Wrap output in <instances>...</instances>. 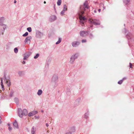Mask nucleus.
<instances>
[{
    "label": "nucleus",
    "instance_id": "51",
    "mask_svg": "<svg viewBox=\"0 0 134 134\" xmlns=\"http://www.w3.org/2000/svg\"><path fill=\"white\" fill-rule=\"evenodd\" d=\"M93 26V25H92L90 26L91 27H92Z\"/></svg>",
    "mask_w": 134,
    "mask_h": 134
},
{
    "label": "nucleus",
    "instance_id": "23",
    "mask_svg": "<svg viewBox=\"0 0 134 134\" xmlns=\"http://www.w3.org/2000/svg\"><path fill=\"white\" fill-rule=\"evenodd\" d=\"M67 10V6L66 4H64V5L63 10V11H65Z\"/></svg>",
    "mask_w": 134,
    "mask_h": 134
},
{
    "label": "nucleus",
    "instance_id": "2",
    "mask_svg": "<svg viewBox=\"0 0 134 134\" xmlns=\"http://www.w3.org/2000/svg\"><path fill=\"white\" fill-rule=\"evenodd\" d=\"M4 20V18L3 17H2L0 19V23H1L0 26V35L3 34L5 30L7 28L6 25L2 23Z\"/></svg>",
    "mask_w": 134,
    "mask_h": 134
},
{
    "label": "nucleus",
    "instance_id": "50",
    "mask_svg": "<svg viewBox=\"0 0 134 134\" xmlns=\"http://www.w3.org/2000/svg\"><path fill=\"white\" fill-rule=\"evenodd\" d=\"M44 4H46V2L45 1H44Z\"/></svg>",
    "mask_w": 134,
    "mask_h": 134
},
{
    "label": "nucleus",
    "instance_id": "4",
    "mask_svg": "<svg viewBox=\"0 0 134 134\" xmlns=\"http://www.w3.org/2000/svg\"><path fill=\"white\" fill-rule=\"evenodd\" d=\"M58 80V77L56 75H54L52 77L51 80V83L54 86H57V83Z\"/></svg>",
    "mask_w": 134,
    "mask_h": 134
},
{
    "label": "nucleus",
    "instance_id": "35",
    "mask_svg": "<svg viewBox=\"0 0 134 134\" xmlns=\"http://www.w3.org/2000/svg\"><path fill=\"white\" fill-rule=\"evenodd\" d=\"M18 74L20 75L22 73V72L21 71H20L18 72Z\"/></svg>",
    "mask_w": 134,
    "mask_h": 134
},
{
    "label": "nucleus",
    "instance_id": "10",
    "mask_svg": "<svg viewBox=\"0 0 134 134\" xmlns=\"http://www.w3.org/2000/svg\"><path fill=\"white\" fill-rule=\"evenodd\" d=\"M80 101V99L79 98L77 99L75 101L74 103V106L75 107H77L79 104Z\"/></svg>",
    "mask_w": 134,
    "mask_h": 134
},
{
    "label": "nucleus",
    "instance_id": "14",
    "mask_svg": "<svg viewBox=\"0 0 134 134\" xmlns=\"http://www.w3.org/2000/svg\"><path fill=\"white\" fill-rule=\"evenodd\" d=\"M13 125L14 128L16 129H18V125L16 120H15V122L13 123Z\"/></svg>",
    "mask_w": 134,
    "mask_h": 134
},
{
    "label": "nucleus",
    "instance_id": "1",
    "mask_svg": "<svg viewBox=\"0 0 134 134\" xmlns=\"http://www.w3.org/2000/svg\"><path fill=\"white\" fill-rule=\"evenodd\" d=\"M85 8H88V3L87 1H86L84 3L83 5L80 6V10L79 13L80 22L81 25L82 26L85 22L86 19L84 17H83L82 15L84 14V11L85 10Z\"/></svg>",
    "mask_w": 134,
    "mask_h": 134
},
{
    "label": "nucleus",
    "instance_id": "34",
    "mask_svg": "<svg viewBox=\"0 0 134 134\" xmlns=\"http://www.w3.org/2000/svg\"><path fill=\"white\" fill-rule=\"evenodd\" d=\"M81 42H82V43L86 42V40L83 39L82 40Z\"/></svg>",
    "mask_w": 134,
    "mask_h": 134
},
{
    "label": "nucleus",
    "instance_id": "21",
    "mask_svg": "<svg viewBox=\"0 0 134 134\" xmlns=\"http://www.w3.org/2000/svg\"><path fill=\"white\" fill-rule=\"evenodd\" d=\"M14 101L16 104H18V99L17 98H14Z\"/></svg>",
    "mask_w": 134,
    "mask_h": 134
},
{
    "label": "nucleus",
    "instance_id": "41",
    "mask_svg": "<svg viewBox=\"0 0 134 134\" xmlns=\"http://www.w3.org/2000/svg\"><path fill=\"white\" fill-rule=\"evenodd\" d=\"M22 63H23V64H25V61H23V62H22Z\"/></svg>",
    "mask_w": 134,
    "mask_h": 134
},
{
    "label": "nucleus",
    "instance_id": "30",
    "mask_svg": "<svg viewBox=\"0 0 134 134\" xmlns=\"http://www.w3.org/2000/svg\"><path fill=\"white\" fill-rule=\"evenodd\" d=\"M123 82V80H121L118 82V83L119 84L121 85L122 83Z\"/></svg>",
    "mask_w": 134,
    "mask_h": 134
},
{
    "label": "nucleus",
    "instance_id": "18",
    "mask_svg": "<svg viewBox=\"0 0 134 134\" xmlns=\"http://www.w3.org/2000/svg\"><path fill=\"white\" fill-rule=\"evenodd\" d=\"M6 83L7 84V86L8 87H9L11 85V82L10 80L6 81Z\"/></svg>",
    "mask_w": 134,
    "mask_h": 134
},
{
    "label": "nucleus",
    "instance_id": "46",
    "mask_svg": "<svg viewBox=\"0 0 134 134\" xmlns=\"http://www.w3.org/2000/svg\"><path fill=\"white\" fill-rule=\"evenodd\" d=\"M14 2V3H16V1L15 0Z\"/></svg>",
    "mask_w": 134,
    "mask_h": 134
},
{
    "label": "nucleus",
    "instance_id": "55",
    "mask_svg": "<svg viewBox=\"0 0 134 134\" xmlns=\"http://www.w3.org/2000/svg\"><path fill=\"white\" fill-rule=\"evenodd\" d=\"M8 125L9 126L10 125L9 124H8Z\"/></svg>",
    "mask_w": 134,
    "mask_h": 134
},
{
    "label": "nucleus",
    "instance_id": "22",
    "mask_svg": "<svg viewBox=\"0 0 134 134\" xmlns=\"http://www.w3.org/2000/svg\"><path fill=\"white\" fill-rule=\"evenodd\" d=\"M61 40L62 39L60 38H59L58 41L56 43V44H59L61 42Z\"/></svg>",
    "mask_w": 134,
    "mask_h": 134
},
{
    "label": "nucleus",
    "instance_id": "42",
    "mask_svg": "<svg viewBox=\"0 0 134 134\" xmlns=\"http://www.w3.org/2000/svg\"><path fill=\"white\" fill-rule=\"evenodd\" d=\"M4 80L5 81V82L6 81H7V80L6 78H4Z\"/></svg>",
    "mask_w": 134,
    "mask_h": 134
},
{
    "label": "nucleus",
    "instance_id": "24",
    "mask_svg": "<svg viewBox=\"0 0 134 134\" xmlns=\"http://www.w3.org/2000/svg\"><path fill=\"white\" fill-rule=\"evenodd\" d=\"M62 1L61 0H58L57 2V4L58 5H60Z\"/></svg>",
    "mask_w": 134,
    "mask_h": 134
},
{
    "label": "nucleus",
    "instance_id": "38",
    "mask_svg": "<svg viewBox=\"0 0 134 134\" xmlns=\"http://www.w3.org/2000/svg\"><path fill=\"white\" fill-rule=\"evenodd\" d=\"M127 79V78L126 77H124L123 79L122 80H123V81L125 80H126Z\"/></svg>",
    "mask_w": 134,
    "mask_h": 134
},
{
    "label": "nucleus",
    "instance_id": "53",
    "mask_svg": "<svg viewBox=\"0 0 134 134\" xmlns=\"http://www.w3.org/2000/svg\"><path fill=\"white\" fill-rule=\"evenodd\" d=\"M49 131H47V132L48 133H49Z\"/></svg>",
    "mask_w": 134,
    "mask_h": 134
},
{
    "label": "nucleus",
    "instance_id": "33",
    "mask_svg": "<svg viewBox=\"0 0 134 134\" xmlns=\"http://www.w3.org/2000/svg\"><path fill=\"white\" fill-rule=\"evenodd\" d=\"M88 115V114L87 113H86L85 114V116H84V117L86 118V119H87V118H88V116H87Z\"/></svg>",
    "mask_w": 134,
    "mask_h": 134
},
{
    "label": "nucleus",
    "instance_id": "12",
    "mask_svg": "<svg viewBox=\"0 0 134 134\" xmlns=\"http://www.w3.org/2000/svg\"><path fill=\"white\" fill-rule=\"evenodd\" d=\"M25 55L24 56V57L23 58V59L24 60H25L27 59V58H28L30 55V53H26L25 54H24Z\"/></svg>",
    "mask_w": 134,
    "mask_h": 134
},
{
    "label": "nucleus",
    "instance_id": "19",
    "mask_svg": "<svg viewBox=\"0 0 134 134\" xmlns=\"http://www.w3.org/2000/svg\"><path fill=\"white\" fill-rule=\"evenodd\" d=\"M74 60H75L73 58V57H71L70 58V62L71 64H72L73 63Z\"/></svg>",
    "mask_w": 134,
    "mask_h": 134
},
{
    "label": "nucleus",
    "instance_id": "6",
    "mask_svg": "<svg viewBox=\"0 0 134 134\" xmlns=\"http://www.w3.org/2000/svg\"><path fill=\"white\" fill-rule=\"evenodd\" d=\"M88 34V31H81L80 32V36L83 37H85Z\"/></svg>",
    "mask_w": 134,
    "mask_h": 134
},
{
    "label": "nucleus",
    "instance_id": "26",
    "mask_svg": "<svg viewBox=\"0 0 134 134\" xmlns=\"http://www.w3.org/2000/svg\"><path fill=\"white\" fill-rule=\"evenodd\" d=\"M27 31L30 32H31L32 31L31 28V27H29L27 28Z\"/></svg>",
    "mask_w": 134,
    "mask_h": 134
},
{
    "label": "nucleus",
    "instance_id": "45",
    "mask_svg": "<svg viewBox=\"0 0 134 134\" xmlns=\"http://www.w3.org/2000/svg\"><path fill=\"white\" fill-rule=\"evenodd\" d=\"M73 132H74L75 131V129L74 128H73Z\"/></svg>",
    "mask_w": 134,
    "mask_h": 134
},
{
    "label": "nucleus",
    "instance_id": "31",
    "mask_svg": "<svg viewBox=\"0 0 134 134\" xmlns=\"http://www.w3.org/2000/svg\"><path fill=\"white\" fill-rule=\"evenodd\" d=\"M89 36L90 38L92 39L93 37V36L92 34L91 33L90 34Z\"/></svg>",
    "mask_w": 134,
    "mask_h": 134
},
{
    "label": "nucleus",
    "instance_id": "7",
    "mask_svg": "<svg viewBox=\"0 0 134 134\" xmlns=\"http://www.w3.org/2000/svg\"><path fill=\"white\" fill-rule=\"evenodd\" d=\"M32 39L31 36L27 37L24 41V42L26 44H29L30 43V40Z\"/></svg>",
    "mask_w": 134,
    "mask_h": 134
},
{
    "label": "nucleus",
    "instance_id": "57",
    "mask_svg": "<svg viewBox=\"0 0 134 134\" xmlns=\"http://www.w3.org/2000/svg\"><path fill=\"white\" fill-rule=\"evenodd\" d=\"M1 92L0 91V93H1Z\"/></svg>",
    "mask_w": 134,
    "mask_h": 134
},
{
    "label": "nucleus",
    "instance_id": "11",
    "mask_svg": "<svg viewBox=\"0 0 134 134\" xmlns=\"http://www.w3.org/2000/svg\"><path fill=\"white\" fill-rule=\"evenodd\" d=\"M37 113L38 112L37 111H33L32 112L29 113L28 114V116H32L37 114Z\"/></svg>",
    "mask_w": 134,
    "mask_h": 134
},
{
    "label": "nucleus",
    "instance_id": "52",
    "mask_svg": "<svg viewBox=\"0 0 134 134\" xmlns=\"http://www.w3.org/2000/svg\"><path fill=\"white\" fill-rule=\"evenodd\" d=\"M2 123V121H0V124Z\"/></svg>",
    "mask_w": 134,
    "mask_h": 134
},
{
    "label": "nucleus",
    "instance_id": "8",
    "mask_svg": "<svg viewBox=\"0 0 134 134\" xmlns=\"http://www.w3.org/2000/svg\"><path fill=\"white\" fill-rule=\"evenodd\" d=\"M56 19L57 17L55 16L52 15L49 18V20L50 22H52L56 20Z\"/></svg>",
    "mask_w": 134,
    "mask_h": 134
},
{
    "label": "nucleus",
    "instance_id": "25",
    "mask_svg": "<svg viewBox=\"0 0 134 134\" xmlns=\"http://www.w3.org/2000/svg\"><path fill=\"white\" fill-rule=\"evenodd\" d=\"M14 93V91L13 90H12L11 91V92L10 94V96L11 97H12L13 96V94Z\"/></svg>",
    "mask_w": 134,
    "mask_h": 134
},
{
    "label": "nucleus",
    "instance_id": "32",
    "mask_svg": "<svg viewBox=\"0 0 134 134\" xmlns=\"http://www.w3.org/2000/svg\"><path fill=\"white\" fill-rule=\"evenodd\" d=\"M64 12H65V11H63V10L60 12V14L62 15H63L64 14Z\"/></svg>",
    "mask_w": 134,
    "mask_h": 134
},
{
    "label": "nucleus",
    "instance_id": "16",
    "mask_svg": "<svg viewBox=\"0 0 134 134\" xmlns=\"http://www.w3.org/2000/svg\"><path fill=\"white\" fill-rule=\"evenodd\" d=\"M0 79L1 80V84L2 87V90H4V85H3V82H2V81H3L2 78H1Z\"/></svg>",
    "mask_w": 134,
    "mask_h": 134
},
{
    "label": "nucleus",
    "instance_id": "37",
    "mask_svg": "<svg viewBox=\"0 0 134 134\" xmlns=\"http://www.w3.org/2000/svg\"><path fill=\"white\" fill-rule=\"evenodd\" d=\"M8 129L9 130H11L12 129V128L11 127H9L8 128Z\"/></svg>",
    "mask_w": 134,
    "mask_h": 134
},
{
    "label": "nucleus",
    "instance_id": "5",
    "mask_svg": "<svg viewBox=\"0 0 134 134\" xmlns=\"http://www.w3.org/2000/svg\"><path fill=\"white\" fill-rule=\"evenodd\" d=\"M89 21L91 24H93L96 25H100V22L98 20L90 18Z\"/></svg>",
    "mask_w": 134,
    "mask_h": 134
},
{
    "label": "nucleus",
    "instance_id": "15",
    "mask_svg": "<svg viewBox=\"0 0 134 134\" xmlns=\"http://www.w3.org/2000/svg\"><path fill=\"white\" fill-rule=\"evenodd\" d=\"M123 1L125 4H129L130 3V0H123Z\"/></svg>",
    "mask_w": 134,
    "mask_h": 134
},
{
    "label": "nucleus",
    "instance_id": "54",
    "mask_svg": "<svg viewBox=\"0 0 134 134\" xmlns=\"http://www.w3.org/2000/svg\"><path fill=\"white\" fill-rule=\"evenodd\" d=\"M41 112H43V110H42V111H41Z\"/></svg>",
    "mask_w": 134,
    "mask_h": 134
},
{
    "label": "nucleus",
    "instance_id": "48",
    "mask_svg": "<svg viewBox=\"0 0 134 134\" xmlns=\"http://www.w3.org/2000/svg\"><path fill=\"white\" fill-rule=\"evenodd\" d=\"M94 13H96V10H94Z\"/></svg>",
    "mask_w": 134,
    "mask_h": 134
},
{
    "label": "nucleus",
    "instance_id": "36",
    "mask_svg": "<svg viewBox=\"0 0 134 134\" xmlns=\"http://www.w3.org/2000/svg\"><path fill=\"white\" fill-rule=\"evenodd\" d=\"M130 64V67L131 68H132V65L131 63H129Z\"/></svg>",
    "mask_w": 134,
    "mask_h": 134
},
{
    "label": "nucleus",
    "instance_id": "27",
    "mask_svg": "<svg viewBox=\"0 0 134 134\" xmlns=\"http://www.w3.org/2000/svg\"><path fill=\"white\" fill-rule=\"evenodd\" d=\"M39 56V54H37L34 57V58L35 59L37 58Z\"/></svg>",
    "mask_w": 134,
    "mask_h": 134
},
{
    "label": "nucleus",
    "instance_id": "47",
    "mask_svg": "<svg viewBox=\"0 0 134 134\" xmlns=\"http://www.w3.org/2000/svg\"><path fill=\"white\" fill-rule=\"evenodd\" d=\"M128 35H126V37H127V38H128V39H129V38L128 37Z\"/></svg>",
    "mask_w": 134,
    "mask_h": 134
},
{
    "label": "nucleus",
    "instance_id": "17",
    "mask_svg": "<svg viewBox=\"0 0 134 134\" xmlns=\"http://www.w3.org/2000/svg\"><path fill=\"white\" fill-rule=\"evenodd\" d=\"M42 93V91L41 90H39L37 92V94L38 96H40Z\"/></svg>",
    "mask_w": 134,
    "mask_h": 134
},
{
    "label": "nucleus",
    "instance_id": "9",
    "mask_svg": "<svg viewBox=\"0 0 134 134\" xmlns=\"http://www.w3.org/2000/svg\"><path fill=\"white\" fill-rule=\"evenodd\" d=\"M80 44V42L78 41H74L72 43V45L73 47H76L78 46Z\"/></svg>",
    "mask_w": 134,
    "mask_h": 134
},
{
    "label": "nucleus",
    "instance_id": "43",
    "mask_svg": "<svg viewBox=\"0 0 134 134\" xmlns=\"http://www.w3.org/2000/svg\"><path fill=\"white\" fill-rule=\"evenodd\" d=\"M100 9H99L98 10V11L99 12H100Z\"/></svg>",
    "mask_w": 134,
    "mask_h": 134
},
{
    "label": "nucleus",
    "instance_id": "40",
    "mask_svg": "<svg viewBox=\"0 0 134 134\" xmlns=\"http://www.w3.org/2000/svg\"><path fill=\"white\" fill-rule=\"evenodd\" d=\"M46 126L47 127H48V126H49V125L47 123H46Z\"/></svg>",
    "mask_w": 134,
    "mask_h": 134
},
{
    "label": "nucleus",
    "instance_id": "56",
    "mask_svg": "<svg viewBox=\"0 0 134 134\" xmlns=\"http://www.w3.org/2000/svg\"><path fill=\"white\" fill-rule=\"evenodd\" d=\"M133 89H134V87Z\"/></svg>",
    "mask_w": 134,
    "mask_h": 134
},
{
    "label": "nucleus",
    "instance_id": "44",
    "mask_svg": "<svg viewBox=\"0 0 134 134\" xmlns=\"http://www.w3.org/2000/svg\"><path fill=\"white\" fill-rule=\"evenodd\" d=\"M4 78H6V76H5V74L4 76Z\"/></svg>",
    "mask_w": 134,
    "mask_h": 134
},
{
    "label": "nucleus",
    "instance_id": "39",
    "mask_svg": "<svg viewBox=\"0 0 134 134\" xmlns=\"http://www.w3.org/2000/svg\"><path fill=\"white\" fill-rule=\"evenodd\" d=\"M72 133L71 132H69L66 133L65 134H71Z\"/></svg>",
    "mask_w": 134,
    "mask_h": 134
},
{
    "label": "nucleus",
    "instance_id": "29",
    "mask_svg": "<svg viewBox=\"0 0 134 134\" xmlns=\"http://www.w3.org/2000/svg\"><path fill=\"white\" fill-rule=\"evenodd\" d=\"M28 32H26L23 35V36L24 37L28 35Z\"/></svg>",
    "mask_w": 134,
    "mask_h": 134
},
{
    "label": "nucleus",
    "instance_id": "28",
    "mask_svg": "<svg viewBox=\"0 0 134 134\" xmlns=\"http://www.w3.org/2000/svg\"><path fill=\"white\" fill-rule=\"evenodd\" d=\"M14 52L15 53H17L18 52V49L17 48H15L14 49Z\"/></svg>",
    "mask_w": 134,
    "mask_h": 134
},
{
    "label": "nucleus",
    "instance_id": "3",
    "mask_svg": "<svg viewBox=\"0 0 134 134\" xmlns=\"http://www.w3.org/2000/svg\"><path fill=\"white\" fill-rule=\"evenodd\" d=\"M19 116L20 118H22L23 115H26L27 114V111L26 109H24L22 110L21 108L18 109Z\"/></svg>",
    "mask_w": 134,
    "mask_h": 134
},
{
    "label": "nucleus",
    "instance_id": "13",
    "mask_svg": "<svg viewBox=\"0 0 134 134\" xmlns=\"http://www.w3.org/2000/svg\"><path fill=\"white\" fill-rule=\"evenodd\" d=\"M36 131V129L35 128L34 126L32 127L31 130V134H35V133Z\"/></svg>",
    "mask_w": 134,
    "mask_h": 134
},
{
    "label": "nucleus",
    "instance_id": "20",
    "mask_svg": "<svg viewBox=\"0 0 134 134\" xmlns=\"http://www.w3.org/2000/svg\"><path fill=\"white\" fill-rule=\"evenodd\" d=\"M71 57H72L75 60V59L77 58V54H75L74 55H72Z\"/></svg>",
    "mask_w": 134,
    "mask_h": 134
},
{
    "label": "nucleus",
    "instance_id": "49",
    "mask_svg": "<svg viewBox=\"0 0 134 134\" xmlns=\"http://www.w3.org/2000/svg\"><path fill=\"white\" fill-rule=\"evenodd\" d=\"M1 119H2V118L0 116V121L1 120Z\"/></svg>",
    "mask_w": 134,
    "mask_h": 134
}]
</instances>
